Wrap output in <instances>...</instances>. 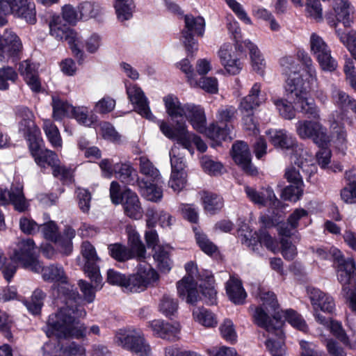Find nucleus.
I'll use <instances>...</instances> for the list:
<instances>
[{
    "label": "nucleus",
    "mask_w": 356,
    "mask_h": 356,
    "mask_svg": "<svg viewBox=\"0 0 356 356\" xmlns=\"http://www.w3.org/2000/svg\"><path fill=\"white\" fill-rule=\"evenodd\" d=\"M44 297L45 295L41 290H35L31 300L25 302V305L29 311L33 314H38L43 305V300Z\"/></svg>",
    "instance_id": "60"
},
{
    "label": "nucleus",
    "mask_w": 356,
    "mask_h": 356,
    "mask_svg": "<svg viewBox=\"0 0 356 356\" xmlns=\"http://www.w3.org/2000/svg\"><path fill=\"white\" fill-rule=\"evenodd\" d=\"M201 165L204 172L211 175L222 173L223 166L221 163L213 160L210 156H204L201 159Z\"/></svg>",
    "instance_id": "63"
},
{
    "label": "nucleus",
    "mask_w": 356,
    "mask_h": 356,
    "mask_svg": "<svg viewBox=\"0 0 356 356\" xmlns=\"http://www.w3.org/2000/svg\"><path fill=\"white\" fill-rule=\"evenodd\" d=\"M0 202L3 205L13 204L19 212H24L29 208V202L23 193V186L20 184L12 185L9 191L0 188Z\"/></svg>",
    "instance_id": "19"
},
{
    "label": "nucleus",
    "mask_w": 356,
    "mask_h": 356,
    "mask_svg": "<svg viewBox=\"0 0 356 356\" xmlns=\"http://www.w3.org/2000/svg\"><path fill=\"white\" fill-rule=\"evenodd\" d=\"M293 163L296 165L307 176V181H310L312 175L317 172V167L314 163L312 153L302 146H296L291 156Z\"/></svg>",
    "instance_id": "18"
},
{
    "label": "nucleus",
    "mask_w": 356,
    "mask_h": 356,
    "mask_svg": "<svg viewBox=\"0 0 356 356\" xmlns=\"http://www.w3.org/2000/svg\"><path fill=\"white\" fill-rule=\"evenodd\" d=\"M0 11L5 15L13 14L22 17L31 24L36 22L33 0H0Z\"/></svg>",
    "instance_id": "14"
},
{
    "label": "nucleus",
    "mask_w": 356,
    "mask_h": 356,
    "mask_svg": "<svg viewBox=\"0 0 356 356\" xmlns=\"http://www.w3.org/2000/svg\"><path fill=\"white\" fill-rule=\"evenodd\" d=\"M169 250L168 246H158L154 250V259L163 272H168L171 269L172 261L169 257Z\"/></svg>",
    "instance_id": "41"
},
{
    "label": "nucleus",
    "mask_w": 356,
    "mask_h": 356,
    "mask_svg": "<svg viewBox=\"0 0 356 356\" xmlns=\"http://www.w3.org/2000/svg\"><path fill=\"white\" fill-rule=\"evenodd\" d=\"M225 289L229 299L232 302L237 305H242L245 302L247 293L240 280L234 276H230L226 282Z\"/></svg>",
    "instance_id": "28"
},
{
    "label": "nucleus",
    "mask_w": 356,
    "mask_h": 356,
    "mask_svg": "<svg viewBox=\"0 0 356 356\" xmlns=\"http://www.w3.org/2000/svg\"><path fill=\"white\" fill-rule=\"evenodd\" d=\"M221 337L231 343H236L237 334L234 323L229 319H225L219 327Z\"/></svg>",
    "instance_id": "61"
},
{
    "label": "nucleus",
    "mask_w": 356,
    "mask_h": 356,
    "mask_svg": "<svg viewBox=\"0 0 356 356\" xmlns=\"http://www.w3.org/2000/svg\"><path fill=\"white\" fill-rule=\"evenodd\" d=\"M35 244L31 238L19 241L10 256L11 263H19L22 267L38 273L42 264L35 255Z\"/></svg>",
    "instance_id": "7"
},
{
    "label": "nucleus",
    "mask_w": 356,
    "mask_h": 356,
    "mask_svg": "<svg viewBox=\"0 0 356 356\" xmlns=\"http://www.w3.org/2000/svg\"><path fill=\"white\" fill-rule=\"evenodd\" d=\"M35 161L41 168H45L48 165L52 168L59 162V159L55 152L49 149H44L40 151L39 155L35 159Z\"/></svg>",
    "instance_id": "54"
},
{
    "label": "nucleus",
    "mask_w": 356,
    "mask_h": 356,
    "mask_svg": "<svg viewBox=\"0 0 356 356\" xmlns=\"http://www.w3.org/2000/svg\"><path fill=\"white\" fill-rule=\"evenodd\" d=\"M185 26L181 31V40L188 52L193 53L197 50V42L193 34L202 36L204 32L205 22L201 17L186 15L184 17Z\"/></svg>",
    "instance_id": "16"
},
{
    "label": "nucleus",
    "mask_w": 356,
    "mask_h": 356,
    "mask_svg": "<svg viewBox=\"0 0 356 356\" xmlns=\"http://www.w3.org/2000/svg\"><path fill=\"white\" fill-rule=\"evenodd\" d=\"M43 129L53 147H60L62 146V140L58 129L50 120H44Z\"/></svg>",
    "instance_id": "48"
},
{
    "label": "nucleus",
    "mask_w": 356,
    "mask_h": 356,
    "mask_svg": "<svg viewBox=\"0 0 356 356\" xmlns=\"http://www.w3.org/2000/svg\"><path fill=\"white\" fill-rule=\"evenodd\" d=\"M186 275L177 283V293L181 298L186 299L188 304L194 305L200 300L195 277L197 268L195 263L190 261L185 266Z\"/></svg>",
    "instance_id": "12"
},
{
    "label": "nucleus",
    "mask_w": 356,
    "mask_h": 356,
    "mask_svg": "<svg viewBox=\"0 0 356 356\" xmlns=\"http://www.w3.org/2000/svg\"><path fill=\"white\" fill-rule=\"evenodd\" d=\"M114 8L118 18L121 22L129 19L133 15V0H115Z\"/></svg>",
    "instance_id": "44"
},
{
    "label": "nucleus",
    "mask_w": 356,
    "mask_h": 356,
    "mask_svg": "<svg viewBox=\"0 0 356 356\" xmlns=\"http://www.w3.org/2000/svg\"><path fill=\"white\" fill-rule=\"evenodd\" d=\"M38 65L30 60H25L19 65L18 71L24 77L27 85L34 92H39L41 88L38 79Z\"/></svg>",
    "instance_id": "26"
},
{
    "label": "nucleus",
    "mask_w": 356,
    "mask_h": 356,
    "mask_svg": "<svg viewBox=\"0 0 356 356\" xmlns=\"http://www.w3.org/2000/svg\"><path fill=\"white\" fill-rule=\"evenodd\" d=\"M232 158L242 170L250 175L257 173V169L251 163L250 153L248 145L243 141H238L232 145Z\"/></svg>",
    "instance_id": "22"
},
{
    "label": "nucleus",
    "mask_w": 356,
    "mask_h": 356,
    "mask_svg": "<svg viewBox=\"0 0 356 356\" xmlns=\"http://www.w3.org/2000/svg\"><path fill=\"white\" fill-rule=\"evenodd\" d=\"M298 59L303 65L302 70L294 71L286 81V91L296 108L305 115L315 119L320 118L319 109L312 99H309L310 91L317 82L316 70L308 53L297 52Z\"/></svg>",
    "instance_id": "1"
},
{
    "label": "nucleus",
    "mask_w": 356,
    "mask_h": 356,
    "mask_svg": "<svg viewBox=\"0 0 356 356\" xmlns=\"http://www.w3.org/2000/svg\"><path fill=\"white\" fill-rule=\"evenodd\" d=\"M19 122V131L21 132L29 142V149L34 159L44 149L40 147L39 136L40 131L33 121V114L26 107H19L17 109Z\"/></svg>",
    "instance_id": "6"
},
{
    "label": "nucleus",
    "mask_w": 356,
    "mask_h": 356,
    "mask_svg": "<svg viewBox=\"0 0 356 356\" xmlns=\"http://www.w3.org/2000/svg\"><path fill=\"white\" fill-rule=\"evenodd\" d=\"M114 342L118 346L140 355H149L151 353V347L143 332L135 327L119 329L115 333Z\"/></svg>",
    "instance_id": "5"
},
{
    "label": "nucleus",
    "mask_w": 356,
    "mask_h": 356,
    "mask_svg": "<svg viewBox=\"0 0 356 356\" xmlns=\"http://www.w3.org/2000/svg\"><path fill=\"white\" fill-rule=\"evenodd\" d=\"M50 34L57 40H65L67 41L74 56L81 63L83 58V53L81 49L83 47L81 38L71 29L67 25L63 23L59 17L54 18L49 24Z\"/></svg>",
    "instance_id": "10"
},
{
    "label": "nucleus",
    "mask_w": 356,
    "mask_h": 356,
    "mask_svg": "<svg viewBox=\"0 0 356 356\" xmlns=\"http://www.w3.org/2000/svg\"><path fill=\"white\" fill-rule=\"evenodd\" d=\"M163 100L166 113L170 118L175 119L184 117L186 111L187 104H182L179 99L173 95L164 97Z\"/></svg>",
    "instance_id": "35"
},
{
    "label": "nucleus",
    "mask_w": 356,
    "mask_h": 356,
    "mask_svg": "<svg viewBox=\"0 0 356 356\" xmlns=\"http://www.w3.org/2000/svg\"><path fill=\"white\" fill-rule=\"evenodd\" d=\"M145 284L138 274L127 277L124 291L127 292L137 293L146 289Z\"/></svg>",
    "instance_id": "64"
},
{
    "label": "nucleus",
    "mask_w": 356,
    "mask_h": 356,
    "mask_svg": "<svg viewBox=\"0 0 356 356\" xmlns=\"http://www.w3.org/2000/svg\"><path fill=\"white\" fill-rule=\"evenodd\" d=\"M110 255L118 261H124L136 257L131 250L120 243H114L108 245Z\"/></svg>",
    "instance_id": "46"
},
{
    "label": "nucleus",
    "mask_w": 356,
    "mask_h": 356,
    "mask_svg": "<svg viewBox=\"0 0 356 356\" xmlns=\"http://www.w3.org/2000/svg\"><path fill=\"white\" fill-rule=\"evenodd\" d=\"M272 102L275 106L279 114L284 119L291 120L295 118L296 113L293 106L282 98L273 97Z\"/></svg>",
    "instance_id": "52"
},
{
    "label": "nucleus",
    "mask_w": 356,
    "mask_h": 356,
    "mask_svg": "<svg viewBox=\"0 0 356 356\" xmlns=\"http://www.w3.org/2000/svg\"><path fill=\"white\" fill-rule=\"evenodd\" d=\"M261 84L255 83L251 88L248 95L244 97L240 104L239 109L243 111H251L260 106L263 99L260 98Z\"/></svg>",
    "instance_id": "34"
},
{
    "label": "nucleus",
    "mask_w": 356,
    "mask_h": 356,
    "mask_svg": "<svg viewBox=\"0 0 356 356\" xmlns=\"http://www.w3.org/2000/svg\"><path fill=\"white\" fill-rule=\"evenodd\" d=\"M195 232L197 243L204 253L212 254L217 251V246L204 233L197 231L196 229H195Z\"/></svg>",
    "instance_id": "62"
},
{
    "label": "nucleus",
    "mask_w": 356,
    "mask_h": 356,
    "mask_svg": "<svg viewBox=\"0 0 356 356\" xmlns=\"http://www.w3.org/2000/svg\"><path fill=\"white\" fill-rule=\"evenodd\" d=\"M254 234L257 236L260 245H264L268 250L273 253L279 251L277 241L273 238L264 229H259L258 232H254Z\"/></svg>",
    "instance_id": "58"
},
{
    "label": "nucleus",
    "mask_w": 356,
    "mask_h": 356,
    "mask_svg": "<svg viewBox=\"0 0 356 356\" xmlns=\"http://www.w3.org/2000/svg\"><path fill=\"white\" fill-rule=\"evenodd\" d=\"M200 288L206 302L209 305H213L216 301L217 292L214 287L213 276L207 277V280L203 284H200Z\"/></svg>",
    "instance_id": "57"
},
{
    "label": "nucleus",
    "mask_w": 356,
    "mask_h": 356,
    "mask_svg": "<svg viewBox=\"0 0 356 356\" xmlns=\"http://www.w3.org/2000/svg\"><path fill=\"white\" fill-rule=\"evenodd\" d=\"M205 211L210 213H214L223 207L222 198L216 194L204 193L202 197Z\"/></svg>",
    "instance_id": "47"
},
{
    "label": "nucleus",
    "mask_w": 356,
    "mask_h": 356,
    "mask_svg": "<svg viewBox=\"0 0 356 356\" xmlns=\"http://www.w3.org/2000/svg\"><path fill=\"white\" fill-rule=\"evenodd\" d=\"M236 109L232 106L220 108L217 113L218 124H212L207 131L208 137L213 140L220 141L231 140L232 126L227 123L235 118Z\"/></svg>",
    "instance_id": "8"
},
{
    "label": "nucleus",
    "mask_w": 356,
    "mask_h": 356,
    "mask_svg": "<svg viewBox=\"0 0 356 356\" xmlns=\"http://www.w3.org/2000/svg\"><path fill=\"white\" fill-rule=\"evenodd\" d=\"M137 274L141 278L146 287L159 280V275L156 271L149 264L146 263L139 265Z\"/></svg>",
    "instance_id": "50"
},
{
    "label": "nucleus",
    "mask_w": 356,
    "mask_h": 356,
    "mask_svg": "<svg viewBox=\"0 0 356 356\" xmlns=\"http://www.w3.org/2000/svg\"><path fill=\"white\" fill-rule=\"evenodd\" d=\"M316 253L318 254V255L323 258V259H332L334 261V263L337 264V273H338V271H339V268L340 266V265L341 264V263H346L349 261H352V262H354L353 259L352 258H348V259H344L341 252L334 248V247H332L330 248L329 250H325V249H323V248H319L316 250Z\"/></svg>",
    "instance_id": "43"
},
{
    "label": "nucleus",
    "mask_w": 356,
    "mask_h": 356,
    "mask_svg": "<svg viewBox=\"0 0 356 356\" xmlns=\"http://www.w3.org/2000/svg\"><path fill=\"white\" fill-rule=\"evenodd\" d=\"M124 214L133 219L140 220L143 216V209L137 194L130 189L124 190L121 194L120 203Z\"/></svg>",
    "instance_id": "21"
},
{
    "label": "nucleus",
    "mask_w": 356,
    "mask_h": 356,
    "mask_svg": "<svg viewBox=\"0 0 356 356\" xmlns=\"http://www.w3.org/2000/svg\"><path fill=\"white\" fill-rule=\"evenodd\" d=\"M332 6L336 19L328 17L327 23L334 20L337 24L341 22L344 26L350 27L353 22V8L350 3L347 0H332Z\"/></svg>",
    "instance_id": "24"
},
{
    "label": "nucleus",
    "mask_w": 356,
    "mask_h": 356,
    "mask_svg": "<svg viewBox=\"0 0 356 356\" xmlns=\"http://www.w3.org/2000/svg\"><path fill=\"white\" fill-rule=\"evenodd\" d=\"M40 231L44 238L54 242L56 245H58L60 234L58 227L55 222L49 220L40 225Z\"/></svg>",
    "instance_id": "56"
},
{
    "label": "nucleus",
    "mask_w": 356,
    "mask_h": 356,
    "mask_svg": "<svg viewBox=\"0 0 356 356\" xmlns=\"http://www.w3.org/2000/svg\"><path fill=\"white\" fill-rule=\"evenodd\" d=\"M296 131L302 139H311L319 147L329 141L327 128L317 121L303 120L296 124Z\"/></svg>",
    "instance_id": "13"
},
{
    "label": "nucleus",
    "mask_w": 356,
    "mask_h": 356,
    "mask_svg": "<svg viewBox=\"0 0 356 356\" xmlns=\"http://www.w3.org/2000/svg\"><path fill=\"white\" fill-rule=\"evenodd\" d=\"M139 168L141 174L145 175L147 179L152 182H158L161 179L159 170L154 164L146 157L139 159Z\"/></svg>",
    "instance_id": "42"
},
{
    "label": "nucleus",
    "mask_w": 356,
    "mask_h": 356,
    "mask_svg": "<svg viewBox=\"0 0 356 356\" xmlns=\"http://www.w3.org/2000/svg\"><path fill=\"white\" fill-rule=\"evenodd\" d=\"M346 115L338 111L333 112L328 118L329 129L330 134H328L329 141L326 146L331 143L339 150L343 151L347 147V132L343 126V122Z\"/></svg>",
    "instance_id": "15"
},
{
    "label": "nucleus",
    "mask_w": 356,
    "mask_h": 356,
    "mask_svg": "<svg viewBox=\"0 0 356 356\" xmlns=\"http://www.w3.org/2000/svg\"><path fill=\"white\" fill-rule=\"evenodd\" d=\"M193 318L195 322L207 328L216 327L218 325L216 315L204 307L193 309Z\"/></svg>",
    "instance_id": "38"
},
{
    "label": "nucleus",
    "mask_w": 356,
    "mask_h": 356,
    "mask_svg": "<svg viewBox=\"0 0 356 356\" xmlns=\"http://www.w3.org/2000/svg\"><path fill=\"white\" fill-rule=\"evenodd\" d=\"M259 299L261 303L260 307L254 309L253 318L254 323L264 327L266 332L267 339L266 346L272 355H284V334L282 330L284 323L277 319L279 312L277 309V300L273 292L261 291L259 294Z\"/></svg>",
    "instance_id": "2"
},
{
    "label": "nucleus",
    "mask_w": 356,
    "mask_h": 356,
    "mask_svg": "<svg viewBox=\"0 0 356 356\" xmlns=\"http://www.w3.org/2000/svg\"><path fill=\"white\" fill-rule=\"evenodd\" d=\"M244 45L248 49L252 69L257 73L263 75L266 68V60L258 47L249 40L243 42Z\"/></svg>",
    "instance_id": "32"
},
{
    "label": "nucleus",
    "mask_w": 356,
    "mask_h": 356,
    "mask_svg": "<svg viewBox=\"0 0 356 356\" xmlns=\"http://www.w3.org/2000/svg\"><path fill=\"white\" fill-rule=\"evenodd\" d=\"M127 94L130 102L135 105L136 111L141 116L148 120L154 118L150 111L147 98L140 87L135 84L127 86Z\"/></svg>",
    "instance_id": "20"
},
{
    "label": "nucleus",
    "mask_w": 356,
    "mask_h": 356,
    "mask_svg": "<svg viewBox=\"0 0 356 356\" xmlns=\"http://www.w3.org/2000/svg\"><path fill=\"white\" fill-rule=\"evenodd\" d=\"M348 184L341 192V197L348 204L356 203V172L354 170L346 172Z\"/></svg>",
    "instance_id": "39"
},
{
    "label": "nucleus",
    "mask_w": 356,
    "mask_h": 356,
    "mask_svg": "<svg viewBox=\"0 0 356 356\" xmlns=\"http://www.w3.org/2000/svg\"><path fill=\"white\" fill-rule=\"evenodd\" d=\"M187 175L186 171L172 172L168 186L175 192L179 193L186 186Z\"/></svg>",
    "instance_id": "59"
},
{
    "label": "nucleus",
    "mask_w": 356,
    "mask_h": 356,
    "mask_svg": "<svg viewBox=\"0 0 356 356\" xmlns=\"http://www.w3.org/2000/svg\"><path fill=\"white\" fill-rule=\"evenodd\" d=\"M158 125L160 131L166 138L176 140L179 145L188 149L191 154L193 153V143L200 152H204L207 150V145L199 136L188 131L185 122L177 121L175 125L172 127L167 122L160 120L158 122Z\"/></svg>",
    "instance_id": "4"
},
{
    "label": "nucleus",
    "mask_w": 356,
    "mask_h": 356,
    "mask_svg": "<svg viewBox=\"0 0 356 356\" xmlns=\"http://www.w3.org/2000/svg\"><path fill=\"white\" fill-rule=\"evenodd\" d=\"M74 236L75 231L70 227H65L63 236L59 235L57 248L62 253L68 254L72 252V239Z\"/></svg>",
    "instance_id": "51"
},
{
    "label": "nucleus",
    "mask_w": 356,
    "mask_h": 356,
    "mask_svg": "<svg viewBox=\"0 0 356 356\" xmlns=\"http://www.w3.org/2000/svg\"><path fill=\"white\" fill-rule=\"evenodd\" d=\"M279 315L277 319H280L282 322V318L285 319L291 326L297 330L302 332H307L308 327L307 325L302 317V316L298 314L293 309H286L285 311L280 310L279 304L277 303V309Z\"/></svg>",
    "instance_id": "37"
},
{
    "label": "nucleus",
    "mask_w": 356,
    "mask_h": 356,
    "mask_svg": "<svg viewBox=\"0 0 356 356\" xmlns=\"http://www.w3.org/2000/svg\"><path fill=\"white\" fill-rule=\"evenodd\" d=\"M309 47L312 54L322 70L330 72L336 70L338 67L337 61L332 56L330 47L321 36L312 33L309 38Z\"/></svg>",
    "instance_id": "9"
},
{
    "label": "nucleus",
    "mask_w": 356,
    "mask_h": 356,
    "mask_svg": "<svg viewBox=\"0 0 356 356\" xmlns=\"http://www.w3.org/2000/svg\"><path fill=\"white\" fill-rule=\"evenodd\" d=\"M172 172L185 171V163L184 154L181 152L180 147L174 145L170 152Z\"/></svg>",
    "instance_id": "55"
},
{
    "label": "nucleus",
    "mask_w": 356,
    "mask_h": 356,
    "mask_svg": "<svg viewBox=\"0 0 356 356\" xmlns=\"http://www.w3.org/2000/svg\"><path fill=\"white\" fill-rule=\"evenodd\" d=\"M157 182L150 183L144 179L138 181V187L143 196L151 202H159L163 197V190L158 186Z\"/></svg>",
    "instance_id": "36"
},
{
    "label": "nucleus",
    "mask_w": 356,
    "mask_h": 356,
    "mask_svg": "<svg viewBox=\"0 0 356 356\" xmlns=\"http://www.w3.org/2000/svg\"><path fill=\"white\" fill-rule=\"evenodd\" d=\"M115 177L120 181L128 185L138 184L139 180L136 171L129 163H116L113 165Z\"/></svg>",
    "instance_id": "30"
},
{
    "label": "nucleus",
    "mask_w": 356,
    "mask_h": 356,
    "mask_svg": "<svg viewBox=\"0 0 356 356\" xmlns=\"http://www.w3.org/2000/svg\"><path fill=\"white\" fill-rule=\"evenodd\" d=\"M47 325V335L49 337L55 335L58 339L80 338L86 332V328L71 316V310L67 308H63L58 313L50 315Z\"/></svg>",
    "instance_id": "3"
},
{
    "label": "nucleus",
    "mask_w": 356,
    "mask_h": 356,
    "mask_svg": "<svg viewBox=\"0 0 356 356\" xmlns=\"http://www.w3.org/2000/svg\"><path fill=\"white\" fill-rule=\"evenodd\" d=\"M38 273H42L43 279L46 281L55 282L67 283V277L62 266L58 265H51L43 267Z\"/></svg>",
    "instance_id": "40"
},
{
    "label": "nucleus",
    "mask_w": 356,
    "mask_h": 356,
    "mask_svg": "<svg viewBox=\"0 0 356 356\" xmlns=\"http://www.w3.org/2000/svg\"><path fill=\"white\" fill-rule=\"evenodd\" d=\"M53 118L56 120H60L64 117H70L73 106L62 101L58 97H52Z\"/></svg>",
    "instance_id": "45"
},
{
    "label": "nucleus",
    "mask_w": 356,
    "mask_h": 356,
    "mask_svg": "<svg viewBox=\"0 0 356 356\" xmlns=\"http://www.w3.org/2000/svg\"><path fill=\"white\" fill-rule=\"evenodd\" d=\"M97 129L104 139L113 143H121L122 136L111 123L108 122H102L98 124Z\"/></svg>",
    "instance_id": "53"
},
{
    "label": "nucleus",
    "mask_w": 356,
    "mask_h": 356,
    "mask_svg": "<svg viewBox=\"0 0 356 356\" xmlns=\"http://www.w3.org/2000/svg\"><path fill=\"white\" fill-rule=\"evenodd\" d=\"M232 45L230 43L223 44L218 51L221 65L231 74H238L243 65L238 58L232 54Z\"/></svg>",
    "instance_id": "23"
},
{
    "label": "nucleus",
    "mask_w": 356,
    "mask_h": 356,
    "mask_svg": "<svg viewBox=\"0 0 356 356\" xmlns=\"http://www.w3.org/2000/svg\"><path fill=\"white\" fill-rule=\"evenodd\" d=\"M191 124L193 127L199 132L207 133V119L203 108L193 104H187L186 111L184 115Z\"/></svg>",
    "instance_id": "27"
},
{
    "label": "nucleus",
    "mask_w": 356,
    "mask_h": 356,
    "mask_svg": "<svg viewBox=\"0 0 356 356\" xmlns=\"http://www.w3.org/2000/svg\"><path fill=\"white\" fill-rule=\"evenodd\" d=\"M270 142L275 147L281 149L293 148L296 140L284 130H270L266 132Z\"/></svg>",
    "instance_id": "31"
},
{
    "label": "nucleus",
    "mask_w": 356,
    "mask_h": 356,
    "mask_svg": "<svg viewBox=\"0 0 356 356\" xmlns=\"http://www.w3.org/2000/svg\"><path fill=\"white\" fill-rule=\"evenodd\" d=\"M126 232L128 236L129 250H132L138 260L141 261L145 258L146 250L144 244L140 240V234L132 225L126 227Z\"/></svg>",
    "instance_id": "29"
},
{
    "label": "nucleus",
    "mask_w": 356,
    "mask_h": 356,
    "mask_svg": "<svg viewBox=\"0 0 356 356\" xmlns=\"http://www.w3.org/2000/svg\"><path fill=\"white\" fill-rule=\"evenodd\" d=\"M178 309V302L172 296L165 294L159 304V310L166 317L174 316Z\"/></svg>",
    "instance_id": "49"
},
{
    "label": "nucleus",
    "mask_w": 356,
    "mask_h": 356,
    "mask_svg": "<svg viewBox=\"0 0 356 356\" xmlns=\"http://www.w3.org/2000/svg\"><path fill=\"white\" fill-rule=\"evenodd\" d=\"M309 298L314 310L321 309L324 312L331 313L334 309L333 298L318 289L309 288Z\"/></svg>",
    "instance_id": "25"
},
{
    "label": "nucleus",
    "mask_w": 356,
    "mask_h": 356,
    "mask_svg": "<svg viewBox=\"0 0 356 356\" xmlns=\"http://www.w3.org/2000/svg\"><path fill=\"white\" fill-rule=\"evenodd\" d=\"M338 280L341 284V294L349 302V306L356 312L355 264L350 261L341 263L338 271Z\"/></svg>",
    "instance_id": "11"
},
{
    "label": "nucleus",
    "mask_w": 356,
    "mask_h": 356,
    "mask_svg": "<svg viewBox=\"0 0 356 356\" xmlns=\"http://www.w3.org/2000/svg\"><path fill=\"white\" fill-rule=\"evenodd\" d=\"M329 25L334 27L335 33L340 42L347 48L353 58L356 60V31L350 30L347 33L337 28V23L334 20L329 21Z\"/></svg>",
    "instance_id": "33"
},
{
    "label": "nucleus",
    "mask_w": 356,
    "mask_h": 356,
    "mask_svg": "<svg viewBox=\"0 0 356 356\" xmlns=\"http://www.w3.org/2000/svg\"><path fill=\"white\" fill-rule=\"evenodd\" d=\"M22 50V44L19 37L12 31L6 30L0 36V62L15 61Z\"/></svg>",
    "instance_id": "17"
}]
</instances>
